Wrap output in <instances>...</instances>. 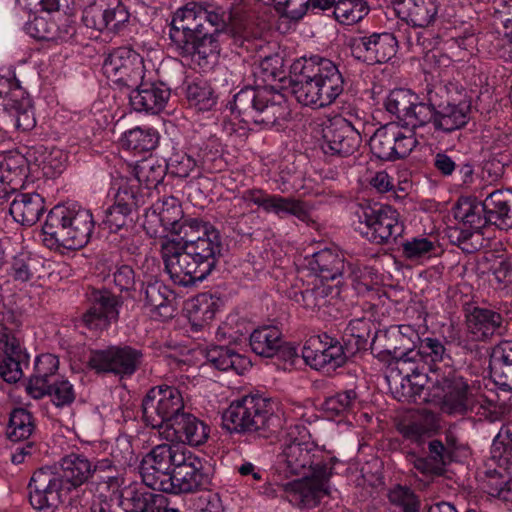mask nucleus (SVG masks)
Masks as SVG:
<instances>
[{"label": "nucleus", "instance_id": "obj_47", "mask_svg": "<svg viewBox=\"0 0 512 512\" xmlns=\"http://www.w3.org/2000/svg\"><path fill=\"white\" fill-rule=\"evenodd\" d=\"M265 212L274 213L280 218L292 215L301 221H306L309 218L308 208L303 201L277 194H271Z\"/></svg>", "mask_w": 512, "mask_h": 512}, {"label": "nucleus", "instance_id": "obj_26", "mask_svg": "<svg viewBox=\"0 0 512 512\" xmlns=\"http://www.w3.org/2000/svg\"><path fill=\"white\" fill-rule=\"evenodd\" d=\"M386 335L385 351L396 360V365L418 364L419 352L415 348L420 337L415 329L409 325L394 326Z\"/></svg>", "mask_w": 512, "mask_h": 512}, {"label": "nucleus", "instance_id": "obj_24", "mask_svg": "<svg viewBox=\"0 0 512 512\" xmlns=\"http://www.w3.org/2000/svg\"><path fill=\"white\" fill-rule=\"evenodd\" d=\"M0 349L4 354L0 360V376L8 383H15L23 375L22 364L27 363L28 354L23 350L19 339L2 324H0Z\"/></svg>", "mask_w": 512, "mask_h": 512}, {"label": "nucleus", "instance_id": "obj_46", "mask_svg": "<svg viewBox=\"0 0 512 512\" xmlns=\"http://www.w3.org/2000/svg\"><path fill=\"white\" fill-rule=\"evenodd\" d=\"M155 495L127 486L121 490L119 505L125 512H155Z\"/></svg>", "mask_w": 512, "mask_h": 512}, {"label": "nucleus", "instance_id": "obj_54", "mask_svg": "<svg viewBox=\"0 0 512 512\" xmlns=\"http://www.w3.org/2000/svg\"><path fill=\"white\" fill-rule=\"evenodd\" d=\"M42 267L43 264L39 257L22 252L13 258L11 276L16 281L28 282L38 275Z\"/></svg>", "mask_w": 512, "mask_h": 512}, {"label": "nucleus", "instance_id": "obj_9", "mask_svg": "<svg viewBox=\"0 0 512 512\" xmlns=\"http://www.w3.org/2000/svg\"><path fill=\"white\" fill-rule=\"evenodd\" d=\"M183 392L171 385L151 388L142 400L144 422L154 429L170 428L184 412Z\"/></svg>", "mask_w": 512, "mask_h": 512}, {"label": "nucleus", "instance_id": "obj_17", "mask_svg": "<svg viewBox=\"0 0 512 512\" xmlns=\"http://www.w3.org/2000/svg\"><path fill=\"white\" fill-rule=\"evenodd\" d=\"M441 384L443 396L439 401V407L443 413L464 415L477 406L484 407V397L474 393V389L462 376L444 377Z\"/></svg>", "mask_w": 512, "mask_h": 512}, {"label": "nucleus", "instance_id": "obj_44", "mask_svg": "<svg viewBox=\"0 0 512 512\" xmlns=\"http://www.w3.org/2000/svg\"><path fill=\"white\" fill-rule=\"evenodd\" d=\"M407 21L414 27H428L438 15L437 0H402Z\"/></svg>", "mask_w": 512, "mask_h": 512}, {"label": "nucleus", "instance_id": "obj_29", "mask_svg": "<svg viewBox=\"0 0 512 512\" xmlns=\"http://www.w3.org/2000/svg\"><path fill=\"white\" fill-rule=\"evenodd\" d=\"M205 31L203 4L189 2L175 13L170 38L172 43H176L179 35L190 38Z\"/></svg>", "mask_w": 512, "mask_h": 512}, {"label": "nucleus", "instance_id": "obj_61", "mask_svg": "<svg viewBox=\"0 0 512 512\" xmlns=\"http://www.w3.org/2000/svg\"><path fill=\"white\" fill-rule=\"evenodd\" d=\"M357 401V393L350 389L327 398L324 402L326 412L340 415L354 409Z\"/></svg>", "mask_w": 512, "mask_h": 512}, {"label": "nucleus", "instance_id": "obj_63", "mask_svg": "<svg viewBox=\"0 0 512 512\" xmlns=\"http://www.w3.org/2000/svg\"><path fill=\"white\" fill-rule=\"evenodd\" d=\"M231 20L227 25V31L234 35H248L252 32L254 23L253 15L244 8L237 7L230 10Z\"/></svg>", "mask_w": 512, "mask_h": 512}, {"label": "nucleus", "instance_id": "obj_23", "mask_svg": "<svg viewBox=\"0 0 512 512\" xmlns=\"http://www.w3.org/2000/svg\"><path fill=\"white\" fill-rule=\"evenodd\" d=\"M202 460L189 450L181 457L173 469L171 494L193 493L208 484V476L203 472Z\"/></svg>", "mask_w": 512, "mask_h": 512}, {"label": "nucleus", "instance_id": "obj_13", "mask_svg": "<svg viewBox=\"0 0 512 512\" xmlns=\"http://www.w3.org/2000/svg\"><path fill=\"white\" fill-rule=\"evenodd\" d=\"M173 46L184 61L203 70L212 69L217 64L221 51L218 33L209 31L190 38L179 35Z\"/></svg>", "mask_w": 512, "mask_h": 512}, {"label": "nucleus", "instance_id": "obj_43", "mask_svg": "<svg viewBox=\"0 0 512 512\" xmlns=\"http://www.w3.org/2000/svg\"><path fill=\"white\" fill-rule=\"evenodd\" d=\"M12 102H5L3 108L15 120V126L22 131H30L36 125L31 100L24 89H18L12 94Z\"/></svg>", "mask_w": 512, "mask_h": 512}, {"label": "nucleus", "instance_id": "obj_36", "mask_svg": "<svg viewBox=\"0 0 512 512\" xmlns=\"http://www.w3.org/2000/svg\"><path fill=\"white\" fill-rule=\"evenodd\" d=\"M211 224L203 222L197 218H183L182 216L173 225L169 231L178 238H163L160 242V252L163 258V248L168 243H174L178 246H188L189 241H196L197 238L205 236L211 229H214Z\"/></svg>", "mask_w": 512, "mask_h": 512}, {"label": "nucleus", "instance_id": "obj_25", "mask_svg": "<svg viewBox=\"0 0 512 512\" xmlns=\"http://www.w3.org/2000/svg\"><path fill=\"white\" fill-rule=\"evenodd\" d=\"M106 462L108 461L94 462L83 453L71 452L60 459L58 472L71 493L88 483L95 472L99 468H103V464Z\"/></svg>", "mask_w": 512, "mask_h": 512}, {"label": "nucleus", "instance_id": "obj_35", "mask_svg": "<svg viewBox=\"0 0 512 512\" xmlns=\"http://www.w3.org/2000/svg\"><path fill=\"white\" fill-rule=\"evenodd\" d=\"M44 211V199L38 193H18L12 200L9 213L22 225L35 224Z\"/></svg>", "mask_w": 512, "mask_h": 512}, {"label": "nucleus", "instance_id": "obj_40", "mask_svg": "<svg viewBox=\"0 0 512 512\" xmlns=\"http://www.w3.org/2000/svg\"><path fill=\"white\" fill-rule=\"evenodd\" d=\"M206 360L221 371H232L237 375L243 374L250 365L249 360L234 349L224 346H213L206 351Z\"/></svg>", "mask_w": 512, "mask_h": 512}, {"label": "nucleus", "instance_id": "obj_20", "mask_svg": "<svg viewBox=\"0 0 512 512\" xmlns=\"http://www.w3.org/2000/svg\"><path fill=\"white\" fill-rule=\"evenodd\" d=\"M152 73L141 84L130 88L129 104L137 112L157 114L166 106L170 98V88L160 81L151 80Z\"/></svg>", "mask_w": 512, "mask_h": 512}, {"label": "nucleus", "instance_id": "obj_38", "mask_svg": "<svg viewBox=\"0 0 512 512\" xmlns=\"http://www.w3.org/2000/svg\"><path fill=\"white\" fill-rule=\"evenodd\" d=\"M470 114L471 107L469 103H448L436 110L434 128L445 133H451L464 127L470 119Z\"/></svg>", "mask_w": 512, "mask_h": 512}, {"label": "nucleus", "instance_id": "obj_2", "mask_svg": "<svg viewBox=\"0 0 512 512\" xmlns=\"http://www.w3.org/2000/svg\"><path fill=\"white\" fill-rule=\"evenodd\" d=\"M291 87L296 100L313 109L331 105L344 91V77L327 58H300L291 65Z\"/></svg>", "mask_w": 512, "mask_h": 512}, {"label": "nucleus", "instance_id": "obj_11", "mask_svg": "<svg viewBox=\"0 0 512 512\" xmlns=\"http://www.w3.org/2000/svg\"><path fill=\"white\" fill-rule=\"evenodd\" d=\"M144 363L141 350L131 346H111L92 350L89 367L98 373H112L121 377L132 376Z\"/></svg>", "mask_w": 512, "mask_h": 512}, {"label": "nucleus", "instance_id": "obj_57", "mask_svg": "<svg viewBox=\"0 0 512 512\" xmlns=\"http://www.w3.org/2000/svg\"><path fill=\"white\" fill-rule=\"evenodd\" d=\"M186 98L191 106L200 111L210 110L216 104L212 88L203 80L187 84Z\"/></svg>", "mask_w": 512, "mask_h": 512}, {"label": "nucleus", "instance_id": "obj_12", "mask_svg": "<svg viewBox=\"0 0 512 512\" xmlns=\"http://www.w3.org/2000/svg\"><path fill=\"white\" fill-rule=\"evenodd\" d=\"M102 69L109 80L129 89L141 84L148 76L143 57L128 47H120L111 52Z\"/></svg>", "mask_w": 512, "mask_h": 512}, {"label": "nucleus", "instance_id": "obj_4", "mask_svg": "<svg viewBox=\"0 0 512 512\" xmlns=\"http://www.w3.org/2000/svg\"><path fill=\"white\" fill-rule=\"evenodd\" d=\"M303 425L295 424L288 428L282 451L277 457V470L288 475H309L327 466H334L337 459L325 455L309 439Z\"/></svg>", "mask_w": 512, "mask_h": 512}, {"label": "nucleus", "instance_id": "obj_5", "mask_svg": "<svg viewBox=\"0 0 512 512\" xmlns=\"http://www.w3.org/2000/svg\"><path fill=\"white\" fill-rule=\"evenodd\" d=\"M231 110L243 122L266 128L275 125L287 115L283 94L270 87H245L234 95Z\"/></svg>", "mask_w": 512, "mask_h": 512}, {"label": "nucleus", "instance_id": "obj_56", "mask_svg": "<svg viewBox=\"0 0 512 512\" xmlns=\"http://www.w3.org/2000/svg\"><path fill=\"white\" fill-rule=\"evenodd\" d=\"M418 96L407 89H395L389 93L385 100L386 110L395 115L403 123L406 120L414 101Z\"/></svg>", "mask_w": 512, "mask_h": 512}, {"label": "nucleus", "instance_id": "obj_42", "mask_svg": "<svg viewBox=\"0 0 512 512\" xmlns=\"http://www.w3.org/2000/svg\"><path fill=\"white\" fill-rule=\"evenodd\" d=\"M484 213L489 222L497 225H512V192L495 190L483 202Z\"/></svg>", "mask_w": 512, "mask_h": 512}, {"label": "nucleus", "instance_id": "obj_28", "mask_svg": "<svg viewBox=\"0 0 512 512\" xmlns=\"http://www.w3.org/2000/svg\"><path fill=\"white\" fill-rule=\"evenodd\" d=\"M145 307L154 318L170 319L176 311V294L163 281L149 280L142 285Z\"/></svg>", "mask_w": 512, "mask_h": 512}, {"label": "nucleus", "instance_id": "obj_10", "mask_svg": "<svg viewBox=\"0 0 512 512\" xmlns=\"http://www.w3.org/2000/svg\"><path fill=\"white\" fill-rule=\"evenodd\" d=\"M353 224L367 240L375 244H388L403 233L397 212L390 206L359 205L354 212Z\"/></svg>", "mask_w": 512, "mask_h": 512}, {"label": "nucleus", "instance_id": "obj_16", "mask_svg": "<svg viewBox=\"0 0 512 512\" xmlns=\"http://www.w3.org/2000/svg\"><path fill=\"white\" fill-rule=\"evenodd\" d=\"M362 142L358 129L343 117L328 120L322 128L321 149L327 156L348 157Z\"/></svg>", "mask_w": 512, "mask_h": 512}, {"label": "nucleus", "instance_id": "obj_18", "mask_svg": "<svg viewBox=\"0 0 512 512\" xmlns=\"http://www.w3.org/2000/svg\"><path fill=\"white\" fill-rule=\"evenodd\" d=\"M129 18L127 8L119 0H99L87 6L82 15L86 27L112 33L122 30Z\"/></svg>", "mask_w": 512, "mask_h": 512}, {"label": "nucleus", "instance_id": "obj_64", "mask_svg": "<svg viewBox=\"0 0 512 512\" xmlns=\"http://www.w3.org/2000/svg\"><path fill=\"white\" fill-rule=\"evenodd\" d=\"M194 512H224L219 493L212 490H204L193 498Z\"/></svg>", "mask_w": 512, "mask_h": 512}, {"label": "nucleus", "instance_id": "obj_59", "mask_svg": "<svg viewBox=\"0 0 512 512\" xmlns=\"http://www.w3.org/2000/svg\"><path fill=\"white\" fill-rule=\"evenodd\" d=\"M45 395H49L52 403L57 407L71 405L75 400L73 385L64 378H57L48 383Z\"/></svg>", "mask_w": 512, "mask_h": 512}, {"label": "nucleus", "instance_id": "obj_6", "mask_svg": "<svg viewBox=\"0 0 512 512\" xmlns=\"http://www.w3.org/2000/svg\"><path fill=\"white\" fill-rule=\"evenodd\" d=\"M482 488L493 497L512 501V422L502 425L493 440Z\"/></svg>", "mask_w": 512, "mask_h": 512}, {"label": "nucleus", "instance_id": "obj_32", "mask_svg": "<svg viewBox=\"0 0 512 512\" xmlns=\"http://www.w3.org/2000/svg\"><path fill=\"white\" fill-rule=\"evenodd\" d=\"M424 365L411 364L407 366L396 365V370H391L388 376L391 389H395L399 401H410L423 385L420 382H412L413 378L425 376Z\"/></svg>", "mask_w": 512, "mask_h": 512}, {"label": "nucleus", "instance_id": "obj_31", "mask_svg": "<svg viewBox=\"0 0 512 512\" xmlns=\"http://www.w3.org/2000/svg\"><path fill=\"white\" fill-rule=\"evenodd\" d=\"M306 260L308 268L322 280H334L343 275L346 268L351 270L343 255L331 249L318 251Z\"/></svg>", "mask_w": 512, "mask_h": 512}, {"label": "nucleus", "instance_id": "obj_50", "mask_svg": "<svg viewBox=\"0 0 512 512\" xmlns=\"http://www.w3.org/2000/svg\"><path fill=\"white\" fill-rule=\"evenodd\" d=\"M396 124L391 123L378 128L370 138V148L373 154L382 160H393L395 140L398 137Z\"/></svg>", "mask_w": 512, "mask_h": 512}, {"label": "nucleus", "instance_id": "obj_49", "mask_svg": "<svg viewBox=\"0 0 512 512\" xmlns=\"http://www.w3.org/2000/svg\"><path fill=\"white\" fill-rule=\"evenodd\" d=\"M26 176V160L20 154L0 155V183L16 189Z\"/></svg>", "mask_w": 512, "mask_h": 512}, {"label": "nucleus", "instance_id": "obj_19", "mask_svg": "<svg viewBox=\"0 0 512 512\" xmlns=\"http://www.w3.org/2000/svg\"><path fill=\"white\" fill-rule=\"evenodd\" d=\"M397 40L391 33H373L352 40V55L369 65L385 63L396 54Z\"/></svg>", "mask_w": 512, "mask_h": 512}, {"label": "nucleus", "instance_id": "obj_52", "mask_svg": "<svg viewBox=\"0 0 512 512\" xmlns=\"http://www.w3.org/2000/svg\"><path fill=\"white\" fill-rule=\"evenodd\" d=\"M140 474L143 483L153 490L171 494L173 469H162L159 466L141 462Z\"/></svg>", "mask_w": 512, "mask_h": 512}, {"label": "nucleus", "instance_id": "obj_1", "mask_svg": "<svg viewBox=\"0 0 512 512\" xmlns=\"http://www.w3.org/2000/svg\"><path fill=\"white\" fill-rule=\"evenodd\" d=\"M222 249V238L216 228L196 241H189L188 246L168 242L163 248L165 270L174 284L193 286L205 280L216 268Z\"/></svg>", "mask_w": 512, "mask_h": 512}, {"label": "nucleus", "instance_id": "obj_45", "mask_svg": "<svg viewBox=\"0 0 512 512\" xmlns=\"http://www.w3.org/2000/svg\"><path fill=\"white\" fill-rule=\"evenodd\" d=\"M186 450L184 446L173 442L156 445L143 457L141 462L147 463L149 466H159L162 469H174L176 464L180 463Z\"/></svg>", "mask_w": 512, "mask_h": 512}, {"label": "nucleus", "instance_id": "obj_58", "mask_svg": "<svg viewBox=\"0 0 512 512\" xmlns=\"http://www.w3.org/2000/svg\"><path fill=\"white\" fill-rule=\"evenodd\" d=\"M449 241L457 245L465 253H473L482 246V235L466 226L450 228L448 231Z\"/></svg>", "mask_w": 512, "mask_h": 512}, {"label": "nucleus", "instance_id": "obj_14", "mask_svg": "<svg viewBox=\"0 0 512 512\" xmlns=\"http://www.w3.org/2000/svg\"><path fill=\"white\" fill-rule=\"evenodd\" d=\"M28 488L30 504L37 510L57 507L63 501V497L70 494L56 467H42L36 470Z\"/></svg>", "mask_w": 512, "mask_h": 512}, {"label": "nucleus", "instance_id": "obj_34", "mask_svg": "<svg viewBox=\"0 0 512 512\" xmlns=\"http://www.w3.org/2000/svg\"><path fill=\"white\" fill-rule=\"evenodd\" d=\"M401 258L413 265H422L439 255L440 247L435 237L423 235L405 239L400 246Z\"/></svg>", "mask_w": 512, "mask_h": 512}, {"label": "nucleus", "instance_id": "obj_8", "mask_svg": "<svg viewBox=\"0 0 512 512\" xmlns=\"http://www.w3.org/2000/svg\"><path fill=\"white\" fill-rule=\"evenodd\" d=\"M272 407L268 399L246 395L230 404L223 413V425L230 432H259L270 428Z\"/></svg>", "mask_w": 512, "mask_h": 512}, {"label": "nucleus", "instance_id": "obj_62", "mask_svg": "<svg viewBox=\"0 0 512 512\" xmlns=\"http://www.w3.org/2000/svg\"><path fill=\"white\" fill-rule=\"evenodd\" d=\"M436 117V110L425 102L414 101L413 106L408 113L404 124L412 128L422 127L432 123Z\"/></svg>", "mask_w": 512, "mask_h": 512}, {"label": "nucleus", "instance_id": "obj_22", "mask_svg": "<svg viewBox=\"0 0 512 512\" xmlns=\"http://www.w3.org/2000/svg\"><path fill=\"white\" fill-rule=\"evenodd\" d=\"M467 337L475 342H487L505 331L503 316L488 308L472 307L465 315Z\"/></svg>", "mask_w": 512, "mask_h": 512}, {"label": "nucleus", "instance_id": "obj_21", "mask_svg": "<svg viewBox=\"0 0 512 512\" xmlns=\"http://www.w3.org/2000/svg\"><path fill=\"white\" fill-rule=\"evenodd\" d=\"M91 306L83 315V323L89 329H104L117 321L121 299L108 290L93 289L89 297Z\"/></svg>", "mask_w": 512, "mask_h": 512}, {"label": "nucleus", "instance_id": "obj_48", "mask_svg": "<svg viewBox=\"0 0 512 512\" xmlns=\"http://www.w3.org/2000/svg\"><path fill=\"white\" fill-rule=\"evenodd\" d=\"M159 140L157 131L148 127H135L124 133L122 146L136 153L153 150Z\"/></svg>", "mask_w": 512, "mask_h": 512}, {"label": "nucleus", "instance_id": "obj_60", "mask_svg": "<svg viewBox=\"0 0 512 512\" xmlns=\"http://www.w3.org/2000/svg\"><path fill=\"white\" fill-rule=\"evenodd\" d=\"M388 498L390 503L399 507L402 512H418L420 509L418 496L407 486H394L389 490Z\"/></svg>", "mask_w": 512, "mask_h": 512}, {"label": "nucleus", "instance_id": "obj_30", "mask_svg": "<svg viewBox=\"0 0 512 512\" xmlns=\"http://www.w3.org/2000/svg\"><path fill=\"white\" fill-rule=\"evenodd\" d=\"M490 373L495 383L504 390H512V340L495 345L490 354Z\"/></svg>", "mask_w": 512, "mask_h": 512}, {"label": "nucleus", "instance_id": "obj_55", "mask_svg": "<svg viewBox=\"0 0 512 512\" xmlns=\"http://www.w3.org/2000/svg\"><path fill=\"white\" fill-rule=\"evenodd\" d=\"M33 430L32 416L27 410L17 408L10 413L7 435L11 441L27 439L31 436Z\"/></svg>", "mask_w": 512, "mask_h": 512}, {"label": "nucleus", "instance_id": "obj_7", "mask_svg": "<svg viewBox=\"0 0 512 512\" xmlns=\"http://www.w3.org/2000/svg\"><path fill=\"white\" fill-rule=\"evenodd\" d=\"M351 337L357 345L355 350L351 348L350 344L344 346L337 338L326 333L312 336L306 341L302 349V357L305 363L315 370L326 373L333 372L342 367L350 355H353L359 349L365 348L366 339L364 336L351 335Z\"/></svg>", "mask_w": 512, "mask_h": 512}, {"label": "nucleus", "instance_id": "obj_27", "mask_svg": "<svg viewBox=\"0 0 512 512\" xmlns=\"http://www.w3.org/2000/svg\"><path fill=\"white\" fill-rule=\"evenodd\" d=\"M209 426L190 413H184L170 428H165L160 435L175 444H187L193 447L200 446L209 438Z\"/></svg>", "mask_w": 512, "mask_h": 512}, {"label": "nucleus", "instance_id": "obj_37", "mask_svg": "<svg viewBox=\"0 0 512 512\" xmlns=\"http://www.w3.org/2000/svg\"><path fill=\"white\" fill-rule=\"evenodd\" d=\"M439 429V419L433 412L423 410L414 419L399 425L401 435L417 445L432 437Z\"/></svg>", "mask_w": 512, "mask_h": 512}, {"label": "nucleus", "instance_id": "obj_53", "mask_svg": "<svg viewBox=\"0 0 512 512\" xmlns=\"http://www.w3.org/2000/svg\"><path fill=\"white\" fill-rule=\"evenodd\" d=\"M369 12L364 0H338L334 5L335 19L345 25H352L362 20Z\"/></svg>", "mask_w": 512, "mask_h": 512}, {"label": "nucleus", "instance_id": "obj_3", "mask_svg": "<svg viewBox=\"0 0 512 512\" xmlns=\"http://www.w3.org/2000/svg\"><path fill=\"white\" fill-rule=\"evenodd\" d=\"M94 219L89 209L77 202L54 206L42 227L44 243L50 249L77 250L90 240Z\"/></svg>", "mask_w": 512, "mask_h": 512}, {"label": "nucleus", "instance_id": "obj_39", "mask_svg": "<svg viewBox=\"0 0 512 512\" xmlns=\"http://www.w3.org/2000/svg\"><path fill=\"white\" fill-rule=\"evenodd\" d=\"M283 345L282 332L276 326L258 327L250 335V347L255 354L261 357H274Z\"/></svg>", "mask_w": 512, "mask_h": 512}, {"label": "nucleus", "instance_id": "obj_41", "mask_svg": "<svg viewBox=\"0 0 512 512\" xmlns=\"http://www.w3.org/2000/svg\"><path fill=\"white\" fill-rule=\"evenodd\" d=\"M339 295V289L336 286L321 283L313 288L305 290L292 289L288 292V297L306 309H316L326 306Z\"/></svg>", "mask_w": 512, "mask_h": 512}, {"label": "nucleus", "instance_id": "obj_51", "mask_svg": "<svg viewBox=\"0 0 512 512\" xmlns=\"http://www.w3.org/2000/svg\"><path fill=\"white\" fill-rule=\"evenodd\" d=\"M484 204L469 199L461 200L454 211L455 218L462 221L463 226L468 225L470 229L480 232V229L488 221L483 216Z\"/></svg>", "mask_w": 512, "mask_h": 512}, {"label": "nucleus", "instance_id": "obj_33", "mask_svg": "<svg viewBox=\"0 0 512 512\" xmlns=\"http://www.w3.org/2000/svg\"><path fill=\"white\" fill-rule=\"evenodd\" d=\"M59 368L58 358L50 353L42 354L35 360L34 373L29 379L27 389L34 398H41L45 395L48 383L57 379L56 374Z\"/></svg>", "mask_w": 512, "mask_h": 512}, {"label": "nucleus", "instance_id": "obj_15", "mask_svg": "<svg viewBox=\"0 0 512 512\" xmlns=\"http://www.w3.org/2000/svg\"><path fill=\"white\" fill-rule=\"evenodd\" d=\"M334 466L330 465L309 475H302L301 479L277 484L285 493L288 501L294 505L313 507L318 504L321 497L328 493V481Z\"/></svg>", "mask_w": 512, "mask_h": 512}]
</instances>
